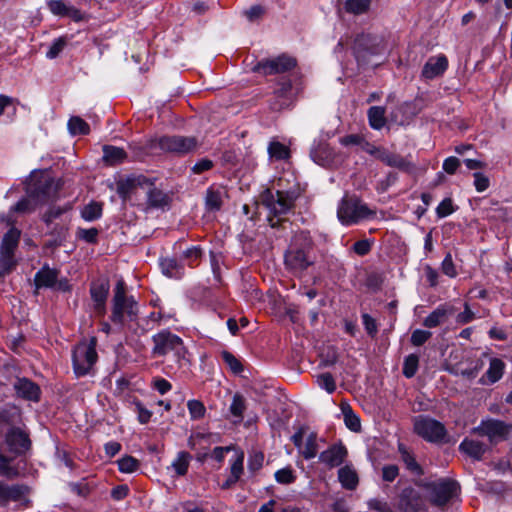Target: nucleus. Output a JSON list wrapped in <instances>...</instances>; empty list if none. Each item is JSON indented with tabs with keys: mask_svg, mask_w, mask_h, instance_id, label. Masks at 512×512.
<instances>
[{
	"mask_svg": "<svg viewBox=\"0 0 512 512\" xmlns=\"http://www.w3.org/2000/svg\"><path fill=\"white\" fill-rule=\"evenodd\" d=\"M340 409L344 417V423L346 427L352 432H360L361 431V422L360 418L354 413L350 404L342 401L340 403Z\"/></svg>",
	"mask_w": 512,
	"mask_h": 512,
	"instance_id": "nucleus-34",
	"label": "nucleus"
},
{
	"mask_svg": "<svg viewBox=\"0 0 512 512\" xmlns=\"http://www.w3.org/2000/svg\"><path fill=\"white\" fill-rule=\"evenodd\" d=\"M398 450L406 469L415 476H422L424 474L423 468L416 461L415 456L409 452L403 444L399 445Z\"/></svg>",
	"mask_w": 512,
	"mask_h": 512,
	"instance_id": "nucleus-32",
	"label": "nucleus"
},
{
	"mask_svg": "<svg viewBox=\"0 0 512 512\" xmlns=\"http://www.w3.org/2000/svg\"><path fill=\"white\" fill-rule=\"evenodd\" d=\"M223 205L222 193L218 189L209 187L206 191L205 206L207 211H219Z\"/></svg>",
	"mask_w": 512,
	"mask_h": 512,
	"instance_id": "nucleus-39",
	"label": "nucleus"
},
{
	"mask_svg": "<svg viewBox=\"0 0 512 512\" xmlns=\"http://www.w3.org/2000/svg\"><path fill=\"white\" fill-rule=\"evenodd\" d=\"M13 388L18 398L26 401L39 402L41 398L40 386L26 377H17Z\"/></svg>",
	"mask_w": 512,
	"mask_h": 512,
	"instance_id": "nucleus-18",
	"label": "nucleus"
},
{
	"mask_svg": "<svg viewBox=\"0 0 512 512\" xmlns=\"http://www.w3.org/2000/svg\"><path fill=\"white\" fill-rule=\"evenodd\" d=\"M244 453L241 452L235 457L230 466V474L240 480L244 472Z\"/></svg>",
	"mask_w": 512,
	"mask_h": 512,
	"instance_id": "nucleus-63",
	"label": "nucleus"
},
{
	"mask_svg": "<svg viewBox=\"0 0 512 512\" xmlns=\"http://www.w3.org/2000/svg\"><path fill=\"white\" fill-rule=\"evenodd\" d=\"M473 433L487 436L492 441L495 438H504L508 434V426L501 420L489 419L473 428Z\"/></svg>",
	"mask_w": 512,
	"mask_h": 512,
	"instance_id": "nucleus-21",
	"label": "nucleus"
},
{
	"mask_svg": "<svg viewBox=\"0 0 512 512\" xmlns=\"http://www.w3.org/2000/svg\"><path fill=\"white\" fill-rule=\"evenodd\" d=\"M20 237L21 231L14 226L4 234L0 245V277L9 275L16 268L15 251Z\"/></svg>",
	"mask_w": 512,
	"mask_h": 512,
	"instance_id": "nucleus-10",
	"label": "nucleus"
},
{
	"mask_svg": "<svg viewBox=\"0 0 512 512\" xmlns=\"http://www.w3.org/2000/svg\"><path fill=\"white\" fill-rule=\"evenodd\" d=\"M300 195L299 189L277 190L275 193L271 189H266L261 193L260 199L270 214L278 217L291 211Z\"/></svg>",
	"mask_w": 512,
	"mask_h": 512,
	"instance_id": "nucleus-7",
	"label": "nucleus"
},
{
	"mask_svg": "<svg viewBox=\"0 0 512 512\" xmlns=\"http://www.w3.org/2000/svg\"><path fill=\"white\" fill-rule=\"evenodd\" d=\"M318 453V444H317V434L315 432H311L305 443L304 450L302 451V455L306 460L313 459Z\"/></svg>",
	"mask_w": 512,
	"mask_h": 512,
	"instance_id": "nucleus-51",
	"label": "nucleus"
},
{
	"mask_svg": "<svg viewBox=\"0 0 512 512\" xmlns=\"http://www.w3.org/2000/svg\"><path fill=\"white\" fill-rule=\"evenodd\" d=\"M58 275L59 271L57 269L49 268L47 265L43 266L34 276L36 289L54 288Z\"/></svg>",
	"mask_w": 512,
	"mask_h": 512,
	"instance_id": "nucleus-28",
	"label": "nucleus"
},
{
	"mask_svg": "<svg viewBox=\"0 0 512 512\" xmlns=\"http://www.w3.org/2000/svg\"><path fill=\"white\" fill-rule=\"evenodd\" d=\"M139 305L134 296L127 294L126 283L120 279L113 289L110 320L123 327L126 319L135 321L138 318Z\"/></svg>",
	"mask_w": 512,
	"mask_h": 512,
	"instance_id": "nucleus-4",
	"label": "nucleus"
},
{
	"mask_svg": "<svg viewBox=\"0 0 512 512\" xmlns=\"http://www.w3.org/2000/svg\"><path fill=\"white\" fill-rule=\"evenodd\" d=\"M353 51L359 64H367L371 56L379 54L380 49L375 37L362 34L356 37Z\"/></svg>",
	"mask_w": 512,
	"mask_h": 512,
	"instance_id": "nucleus-15",
	"label": "nucleus"
},
{
	"mask_svg": "<svg viewBox=\"0 0 512 512\" xmlns=\"http://www.w3.org/2000/svg\"><path fill=\"white\" fill-rule=\"evenodd\" d=\"M5 442L10 452L15 455L25 454L31 447V440L27 433L18 427H12L5 436Z\"/></svg>",
	"mask_w": 512,
	"mask_h": 512,
	"instance_id": "nucleus-17",
	"label": "nucleus"
},
{
	"mask_svg": "<svg viewBox=\"0 0 512 512\" xmlns=\"http://www.w3.org/2000/svg\"><path fill=\"white\" fill-rule=\"evenodd\" d=\"M118 468L122 473H133L138 470L140 466L139 460L130 455H125L118 461Z\"/></svg>",
	"mask_w": 512,
	"mask_h": 512,
	"instance_id": "nucleus-53",
	"label": "nucleus"
},
{
	"mask_svg": "<svg viewBox=\"0 0 512 512\" xmlns=\"http://www.w3.org/2000/svg\"><path fill=\"white\" fill-rule=\"evenodd\" d=\"M268 153L270 158L278 161L290 158L289 148L278 141H272L269 143Z\"/></svg>",
	"mask_w": 512,
	"mask_h": 512,
	"instance_id": "nucleus-43",
	"label": "nucleus"
},
{
	"mask_svg": "<svg viewBox=\"0 0 512 512\" xmlns=\"http://www.w3.org/2000/svg\"><path fill=\"white\" fill-rule=\"evenodd\" d=\"M413 431L416 435L429 443L441 444L448 441V432L445 425L427 415L414 417Z\"/></svg>",
	"mask_w": 512,
	"mask_h": 512,
	"instance_id": "nucleus-9",
	"label": "nucleus"
},
{
	"mask_svg": "<svg viewBox=\"0 0 512 512\" xmlns=\"http://www.w3.org/2000/svg\"><path fill=\"white\" fill-rule=\"evenodd\" d=\"M69 228L64 224H55L49 232L51 239L47 241L46 247L57 248L64 244L68 237Z\"/></svg>",
	"mask_w": 512,
	"mask_h": 512,
	"instance_id": "nucleus-35",
	"label": "nucleus"
},
{
	"mask_svg": "<svg viewBox=\"0 0 512 512\" xmlns=\"http://www.w3.org/2000/svg\"><path fill=\"white\" fill-rule=\"evenodd\" d=\"M204 256V250L200 245L188 247L182 252V259L186 261V264L190 268H196L201 263Z\"/></svg>",
	"mask_w": 512,
	"mask_h": 512,
	"instance_id": "nucleus-37",
	"label": "nucleus"
},
{
	"mask_svg": "<svg viewBox=\"0 0 512 512\" xmlns=\"http://www.w3.org/2000/svg\"><path fill=\"white\" fill-rule=\"evenodd\" d=\"M376 211L370 209L357 196L343 197L338 204L337 217L341 224L350 226L362 220L374 218Z\"/></svg>",
	"mask_w": 512,
	"mask_h": 512,
	"instance_id": "nucleus-6",
	"label": "nucleus"
},
{
	"mask_svg": "<svg viewBox=\"0 0 512 512\" xmlns=\"http://www.w3.org/2000/svg\"><path fill=\"white\" fill-rule=\"evenodd\" d=\"M221 358L233 374L239 375L243 372L244 367L241 361L230 351L223 350Z\"/></svg>",
	"mask_w": 512,
	"mask_h": 512,
	"instance_id": "nucleus-45",
	"label": "nucleus"
},
{
	"mask_svg": "<svg viewBox=\"0 0 512 512\" xmlns=\"http://www.w3.org/2000/svg\"><path fill=\"white\" fill-rule=\"evenodd\" d=\"M103 153H104V160L109 163L110 165H116L119 163H122L126 157L127 153L123 148L111 146V145H105L103 147Z\"/></svg>",
	"mask_w": 512,
	"mask_h": 512,
	"instance_id": "nucleus-38",
	"label": "nucleus"
},
{
	"mask_svg": "<svg viewBox=\"0 0 512 512\" xmlns=\"http://www.w3.org/2000/svg\"><path fill=\"white\" fill-rule=\"evenodd\" d=\"M151 387L161 395H165L172 389V384L162 377H154L151 382Z\"/></svg>",
	"mask_w": 512,
	"mask_h": 512,
	"instance_id": "nucleus-64",
	"label": "nucleus"
},
{
	"mask_svg": "<svg viewBox=\"0 0 512 512\" xmlns=\"http://www.w3.org/2000/svg\"><path fill=\"white\" fill-rule=\"evenodd\" d=\"M187 408L191 420H200L205 416L206 407L202 401L192 399L187 402Z\"/></svg>",
	"mask_w": 512,
	"mask_h": 512,
	"instance_id": "nucleus-52",
	"label": "nucleus"
},
{
	"mask_svg": "<svg viewBox=\"0 0 512 512\" xmlns=\"http://www.w3.org/2000/svg\"><path fill=\"white\" fill-rule=\"evenodd\" d=\"M68 130L70 134L76 135H88L90 133L89 124L79 116H72L68 120Z\"/></svg>",
	"mask_w": 512,
	"mask_h": 512,
	"instance_id": "nucleus-41",
	"label": "nucleus"
},
{
	"mask_svg": "<svg viewBox=\"0 0 512 512\" xmlns=\"http://www.w3.org/2000/svg\"><path fill=\"white\" fill-rule=\"evenodd\" d=\"M384 164L404 171H408L411 168V163L408 160L401 155L392 152L388 153Z\"/></svg>",
	"mask_w": 512,
	"mask_h": 512,
	"instance_id": "nucleus-47",
	"label": "nucleus"
},
{
	"mask_svg": "<svg viewBox=\"0 0 512 512\" xmlns=\"http://www.w3.org/2000/svg\"><path fill=\"white\" fill-rule=\"evenodd\" d=\"M292 90V81L290 78H282L277 83V88L274 90L273 97L275 100H270V108L273 111H280L287 106L288 95Z\"/></svg>",
	"mask_w": 512,
	"mask_h": 512,
	"instance_id": "nucleus-26",
	"label": "nucleus"
},
{
	"mask_svg": "<svg viewBox=\"0 0 512 512\" xmlns=\"http://www.w3.org/2000/svg\"><path fill=\"white\" fill-rule=\"evenodd\" d=\"M98 235L99 230L95 227L86 229V228H78L76 231V237L80 240L85 241L89 244H97L98 243Z\"/></svg>",
	"mask_w": 512,
	"mask_h": 512,
	"instance_id": "nucleus-56",
	"label": "nucleus"
},
{
	"mask_svg": "<svg viewBox=\"0 0 512 512\" xmlns=\"http://www.w3.org/2000/svg\"><path fill=\"white\" fill-rule=\"evenodd\" d=\"M264 453L261 451H254L249 454L247 467L250 473L256 474L263 467Z\"/></svg>",
	"mask_w": 512,
	"mask_h": 512,
	"instance_id": "nucleus-54",
	"label": "nucleus"
},
{
	"mask_svg": "<svg viewBox=\"0 0 512 512\" xmlns=\"http://www.w3.org/2000/svg\"><path fill=\"white\" fill-rule=\"evenodd\" d=\"M153 358L166 357L171 355L178 368L188 362V350L183 339L170 329H162L151 338Z\"/></svg>",
	"mask_w": 512,
	"mask_h": 512,
	"instance_id": "nucleus-3",
	"label": "nucleus"
},
{
	"mask_svg": "<svg viewBox=\"0 0 512 512\" xmlns=\"http://www.w3.org/2000/svg\"><path fill=\"white\" fill-rule=\"evenodd\" d=\"M347 455V448L340 442L331 445L328 449L321 452L319 455V461L329 468H334L343 464Z\"/></svg>",
	"mask_w": 512,
	"mask_h": 512,
	"instance_id": "nucleus-22",
	"label": "nucleus"
},
{
	"mask_svg": "<svg viewBox=\"0 0 512 512\" xmlns=\"http://www.w3.org/2000/svg\"><path fill=\"white\" fill-rule=\"evenodd\" d=\"M457 210V206H454L453 200L448 197L443 199L436 208V215L438 218H445Z\"/></svg>",
	"mask_w": 512,
	"mask_h": 512,
	"instance_id": "nucleus-59",
	"label": "nucleus"
},
{
	"mask_svg": "<svg viewBox=\"0 0 512 512\" xmlns=\"http://www.w3.org/2000/svg\"><path fill=\"white\" fill-rule=\"evenodd\" d=\"M419 367V356L417 354H409L404 358L402 373L406 378H412L417 373Z\"/></svg>",
	"mask_w": 512,
	"mask_h": 512,
	"instance_id": "nucleus-46",
	"label": "nucleus"
},
{
	"mask_svg": "<svg viewBox=\"0 0 512 512\" xmlns=\"http://www.w3.org/2000/svg\"><path fill=\"white\" fill-rule=\"evenodd\" d=\"M311 159L322 167L330 166L335 157L334 150L326 141L314 142L310 150Z\"/></svg>",
	"mask_w": 512,
	"mask_h": 512,
	"instance_id": "nucleus-24",
	"label": "nucleus"
},
{
	"mask_svg": "<svg viewBox=\"0 0 512 512\" xmlns=\"http://www.w3.org/2000/svg\"><path fill=\"white\" fill-rule=\"evenodd\" d=\"M96 346V337H91L88 342H80L73 348L72 366L77 378L84 377L91 373L98 360Z\"/></svg>",
	"mask_w": 512,
	"mask_h": 512,
	"instance_id": "nucleus-8",
	"label": "nucleus"
},
{
	"mask_svg": "<svg viewBox=\"0 0 512 512\" xmlns=\"http://www.w3.org/2000/svg\"><path fill=\"white\" fill-rule=\"evenodd\" d=\"M361 318L367 334L370 337L374 338L378 333V325L376 323V320L368 313H363L361 315Z\"/></svg>",
	"mask_w": 512,
	"mask_h": 512,
	"instance_id": "nucleus-61",
	"label": "nucleus"
},
{
	"mask_svg": "<svg viewBox=\"0 0 512 512\" xmlns=\"http://www.w3.org/2000/svg\"><path fill=\"white\" fill-rule=\"evenodd\" d=\"M214 438H219L218 435L213 433H205V432H193L188 438L187 444L188 447L192 450L197 449L198 447L205 448L209 446L211 443L215 442Z\"/></svg>",
	"mask_w": 512,
	"mask_h": 512,
	"instance_id": "nucleus-33",
	"label": "nucleus"
},
{
	"mask_svg": "<svg viewBox=\"0 0 512 512\" xmlns=\"http://www.w3.org/2000/svg\"><path fill=\"white\" fill-rule=\"evenodd\" d=\"M274 477L279 484L284 485L292 484L296 481L295 472L291 467H285L277 470Z\"/></svg>",
	"mask_w": 512,
	"mask_h": 512,
	"instance_id": "nucleus-57",
	"label": "nucleus"
},
{
	"mask_svg": "<svg viewBox=\"0 0 512 512\" xmlns=\"http://www.w3.org/2000/svg\"><path fill=\"white\" fill-rule=\"evenodd\" d=\"M159 268L161 273L167 278L180 280L185 275L184 264L175 257H160Z\"/></svg>",
	"mask_w": 512,
	"mask_h": 512,
	"instance_id": "nucleus-25",
	"label": "nucleus"
},
{
	"mask_svg": "<svg viewBox=\"0 0 512 512\" xmlns=\"http://www.w3.org/2000/svg\"><path fill=\"white\" fill-rule=\"evenodd\" d=\"M448 66L449 62L446 55L439 54L437 56H431L422 68L421 77L426 80L441 77L448 69Z\"/></svg>",
	"mask_w": 512,
	"mask_h": 512,
	"instance_id": "nucleus-19",
	"label": "nucleus"
},
{
	"mask_svg": "<svg viewBox=\"0 0 512 512\" xmlns=\"http://www.w3.org/2000/svg\"><path fill=\"white\" fill-rule=\"evenodd\" d=\"M49 11L58 17H68L74 22H82L88 19L86 13L70 5L64 0H47Z\"/></svg>",
	"mask_w": 512,
	"mask_h": 512,
	"instance_id": "nucleus-16",
	"label": "nucleus"
},
{
	"mask_svg": "<svg viewBox=\"0 0 512 512\" xmlns=\"http://www.w3.org/2000/svg\"><path fill=\"white\" fill-rule=\"evenodd\" d=\"M70 209H71V205H69V204L65 205L63 207L52 206L42 215V221L47 226H50L55 219H58L61 215H63Z\"/></svg>",
	"mask_w": 512,
	"mask_h": 512,
	"instance_id": "nucleus-49",
	"label": "nucleus"
},
{
	"mask_svg": "<svg viewBox=\"0 0 512 512\" xmlns=\"http://www.w3.org/2000/svg\"><path fill=\"white\" fill-rule=\"evenodd\" d=\"M31 488L26 484L9 485L0 481V507H7L10 502H20L24 507H29L31 500L28 498Z\"/></svg>",
	"mask_w": 512,
	"mask_h": 512,
	"instance_id": "nucleus-13",
	"label": "nucleus"
},
{
	"mask_svg": "<svg viewBox=\"0 0 512 512\" xmlns=\"http://www.w3.org/2000/svg\"><path fill=\"white\" fill-rule=\"evenodd\" d=\"M459 451L476 461L483 459L487 446L477 440L465 438L459 445Z\"/></svg>",
	"mask_w": 512,
	"mask_h": 512,
	"instance_id": "nucleus-29",
	"label": "nucleus"
},
{
	"mask_svg": "<svg viewBox=\"0 0 512 512\" xmlns=\"http://www.w3.org/2000/svg\"><path fill=\"white\" fill-rule=\"evenodd\" d=\"M386 109L382 106H372L367 111L368 121L371 128L382 129L386 124Z\"/></svg>",
	"mask_w": 512,
	"mask_h": 512,
	"instance_id": "nucleus-36",
	"label": "nucleus"
},
{
	"mask_svg": "<svg viewBox=\"0 0 512 512\" xmlns=\"http://www.w3.org/2000/svg\"><path fill=\"white\" fill-rule=\"evenodd\" d=\"M453 312L454 309L452 307L440 305L423 320V326L435 328L444 323Z\"/></svg>",
	"mask_w": 512,
	"mask_h": 512,
	"instance_id": "nucleus-30",
	"label": "nucleus"
},
{
	"mask_svg": "<svg viewBox=\"0 0 512 512\" xmlns=\"http://www.w3.org/2000/svg\"><path fill=\"white\" fill-rule=\"evenodd\" d=\"M338 480L346 490H355L359 483L357 472L350 465L338 470Z\"/></svg>",
	"mask_w": 512,
	"mask_h": 512,
	"instance_id": "nucleus-31",
	"label": "nucleus"
},
{
	"mask_svg": "<svg viewBox=\"0 0 512 512\" xmlns=\"http://www.w3.org/2000/svg\"><path fill=\"white\" fill-rule=\"evenodd\" d=\"M191 458V455L186 451H180L177 454V457L172 462V467L177 476H184L187 474Z\"/></svg>",
	"mask_w": 512,
	"mask_h": 512,
	"instance_id": "nucleus-42",
	"label": "nucleus"
},
{
	"mask_svg": "<svg viewBox=\"0 0 512 512\" xmlns=\"http://www.w3.org/2000/svg\"><path fill=\"white\" fill-rule=\"evenodd\" d=\"M103 213V204L101 202L91 201L81 211V217L88 222L101 218Z\"/></svg>",
	"mask_w": 512,
	"mask_h": 512,
	"instance_id": "nucleus-40",
	"label": "nucleus"
},
{
	"mask_svg": "<svg viewBox=\"0 0 512 512\" xmlns=\"http://www.w3.org/2000/svg\"><path fill=\"white\" fill-rule=\"evenodd\" d=\"M399 509L402 512H425V505L419 492L405 488L399 497Z\"/></svg>",
	"mask_w": 512,
	"mask_h": 512,
	"instance_id": "nucleus-20",
	"label": "nucleus"
},
{
	"mask_svg": "<svg viewBox=\"0 0 512 512\" xmlns=\"http://www.w3.org/2000/svg\"><path fill=\"white\" fill-rule=\"evenodd\" d=\"M344 8L348 13L355 15L363 14L368 11L371 0H342Z\"/></svg>",
	"mask_w": 512,
	"mask_h": 512,
	"instance_id": "nucleus-44",
	"label": "nucleus"
},
{
	"mask_svg": "<svg viewBox=\"0 0 512 512\" xmlns=\"http://www.w3.org/2000/svg\"><path fill=\"white\" fill-rule=\"evenodd\" d=\"M441 270L446 276L450 278H455L457 276V270L450 252H448L444 257L441 263Z\"/></svg>",
	"mask_w": 512,
	"mask_h": 512,
	"instance_id": "nucleus-62",
	"label": "nucleus"
},
{
	"mask_svg": "<svg viewBox=\"0 0 512 512\" xmlns=\"http://www.w3.org/2000/svg\"><path fill=\"white\" fill-rule=\"evenodd\" d=\"M134 405V412L137 414V420L140 424H147L150 422L153 412L147 409L144 404L137 398L132 401Z\"/></svg>",
	"mask_w": 512,
	"mask_h": 512,
	"instance_id": "nucleus-50",
	"label": "nucleus"
},
{
	"mask_svg": "<svg viewBox=\"0 0 512 512\" xmlns=\"http://www.w3.org/2000/svg\"><path fill=\"white\" fill-rule=\"evenodd\" d=\"M139 189L145 190L147 205L151 208H164L170 203L169 195L155 187L154 181L144 175H133L117 184V192L123 199L130 198Z\"/></svg>",
	"mask_w": 512,
	"mask_h": 512,
	"instance_id": "nucleus-2",
	"label": "nucleus"
},
{
	"mask_svg": "<svg viewBox=\"0 0 512 512\" xmlns=\"http://www.w3.org/2000/svg\"><path fill=\"white\" fill-rule=\"evenodd\" d=\"M59 189L58 183L52 177L41 175L28 185L27 194L38 203H46L56 198Z\"/></svg>",
	"mask_w": 512,
	"mask_h": 512,
	"instance_id": "nucleus-12",
	"label": "nucleus"
},
{
	"mask_svg": "<svg viewBox=\"0 0 512 512\" xmlns=\"http://www.w3.org/2000/svg\"><path fill=\"white\" fill-rule=\"evenodd\" d=\"M314 241L308 231L294 234L284 253V264L291 272H303L314 265Z\"/></svg>",
	"mask_w": 512,
	"mask_h": 512,
	"instance_id": "nucleus-1",
	"label": "nucleus"
},
{
	"mask_svg": "<svg viewBox=\"0 0 512 512\" xmlns=\"http://www.w3.org/2000/svg\"><path fill=\"white\" fill-rule=\"evenodd\" d=\"M109 295V283L97 282L90 286V296L93 301L94 311L103 316L106 313V301Z\"/></svg>",
	"mask_w": 512,
	"mask_h": 512,
	"instance_id": "nucleus-23",
	"label": "nucleus"
},
{
	"mask_svg": "<svg viewBox=\"0 0 512 512\" xmlns=\"http://www.w3.org/2000/svg\"><path fill=\"white\" fill-rule=\"evenodd\" d=\"M246 410V400L245 398L239 394L236 393L233 396L232 403L230 405L229 411L230 413L238 418L239 420L243 419L244 411Z\"/></svg>",
	"mask_w": 512,
	"mask_h": 512,
	"instance_id": "nucleus-48",
	"label": "nucleus"
},
{
	"mask_svg": "<svg viewBox=\"0 0 512 512\" xmlns=\"http://www.w3.org/2000/svg\"><path fill=\"white\" fill-rule=\"evenodd\" d=\"M505 363L500 358L490 359L489 368L479 379L481 385H492L498 382L504 374Z\"/></svg>",
	"mask_w": 512,
	"mask_h": 512,
	"instance_id": "nucleus-27",
	"label": "nucleus"
},
{
	"mask_svg": "<svg viewBox=\"0 0 512 512\" xmlns=\"http://www.w3.org/2000/svg\"><path fill=\"white\" fill-rule=\"evenodd\" d=\"M200 146L201 143L197 137L178 134L154 138L149 144L151 149H159L164 153L173 154L178 157L194 153Z\"/></svg>",
	"mask_w": 512,
	"mask_h": 512,
	"instance_id": "nucleus-5",
	"label": "nucleus"
},
{
	"mask_svg": "<svg viewBox=\"0 0 512 512\" xmlns=\"http://www.w3.org/2000/svg\"><path fill=\"white\" fill-rule=\"evenodd\" d=\"M67 45V37L61 36L56 38L51 46L49 47L48 51L46 52V57L49 59H55L59 56V54L63 51V49Z\"/></svg>",
	"mask_w": 512,
	"mask_h": 512,
	"instance_id": "nucleus-58",
	"label": "nucleus"
},
{
	"mask_svg": "<svg viewBox=\"0 0 512 512\" xmlns=\"http://www.w3.org/2000/svg\"><path fill=\"white\" fill-rule=\"evenodd\" d=\"M460 491L456 480L445 478L435 483L432 488V503L436 506H445Z\"/></svg>",
	"mask_w": 512,
	"mask_h": 512,
	"instance_id": "nucleus-14",
	"label": "nucleus"
},
{
	"mask_svg": "<svg viewBox=\"0 0 512 512\" xmlns=\"http://www.w3.org/2000/svg\"><path fill=\"white\" fill-rule=\"evenodd\" d=\"M298 65L295 57L282 53L274 58L258 61L252 71L263 76L284 74L294 70Z\"/></svg>",
	"mask_w": 512,
	"mask_h": 512,
	"instance_id": "nucleus-11",
	"label": "nucleus"
},
{
	"mask_svg": "<svg viewBox=\"0 0 512 512\" xmlns=\"http://www.w3.org/2000/svg\"><path fill=\"white\" fill-rule=\"evenodd\" d=\"M432 337V333L427 330L416 329L412 332L410 342L413 346L419 347L425 344Z\"/></svg>",
	"mask_w": 512,
	"mask_h": 512,
	"instance_id": "nucleus-60",
	"label": "nucleus"
},
{
	"mask_svg": "<svg viewBox=\"0 0 512 512\" xmlns=\"http://www.w3.org/2000/svg\"><path fill=\"white\" fill-rule=\"evenodd\" d=\"M318 386L329 394H332L336 390V382L333 375L329 372L319 374L316 378Z\"/></svg>",
	"mask_w": 512,
	"mask_h": 512,
	"instance_id": "nucleus-55",
	"label": "nucleus"
}]
</instances>
